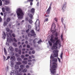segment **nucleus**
Returning <instances> with one entry per match:
<instances>
[{
	"instance_id": "0eeeda50",
	"label": "nucleus",
	"mask_w": 75,
	"mask_h": 75,
	"mask_svg": "<svg viewBox=\"0 0 75 75\" xmlns=\"http://www.w3.org/2000/svg\"><path fill=\"white\" fill-rule=\"evenodd\" d=\"M10 59L11 60V61H13L14 62V61H16V57L14 56H11L10 58Z\"/></svg>"
},
{
	"instance_id": "ddd939ff",
	"label": "nucleus",
	"mask_w": 75,
	"mask_h": 75,
	"mask_svg": "<svg viewBox=\"0 0 75 75\" xmlns=\"http://www.w3.org/2000/svg\"><path fill=\"white\" fill-rule=\"evenodd\" d=\"M51 9L50 8H48V9L46 11V14H50V11L51 10Z\"/></svg>"
},
{
	"instance_id": "774afa93",
	"label": "nucleus",
	"mask_w": 75,
	"mask_h": 75,
	"mask_svg": "<svg viewBox=\"0 0 75 75\" xmlns=\"http://www.w3.org/2000/svg\"><path fill=\"white\" fill-rule=\"evenodd\" d=\"M30 6H32L33 5V2H30Z\"/></svg>"
},
{
	"instance_id": "412c9836",
	"label": "nucleus",
	"mask_w": 75,
	"mask_h": 75,
	"mask_svg": "<svg viewBox=\"0 0 75 75\" xmlns=\"http://www.w3.org/2000/svg\"><path fill=\"white\" fill-rule=\"evenodd\" d=\"M8 24V23H7L6 21H4V26H6V25H7Z\"/></svg>"
},
{
	"instance_id": "2eb2a0df",
	"label": "nucleus",
	"mask_w": 75,
	"mask_h": 75,
	"mask_svg": "<svg viewBox=\"0 0 75 75\" xmlns=\"http://www.w3.org/2000/svg\"><path fill=\"white\" fill-rule=\"evenodd\" d=\"M5 10L6 11H10V8L8 7V6H5Z\"/></svg>"
},
{
	"instance_id": "c85d7f7f",
	"label": "nucleus",
	"mask_w": 75,
	"mask_h": 75,
	"mask_svg": "<svg viewBox=\"0 0 75 75\" xmlns=\"http://www.w3.org/2000/svg\"><path fill=\"white\" fill-rule=\"evenodd\" d=\"M16 64L17 65H21L22 64V63L20 62H16Z\"/></svg>"
},
{
	"instance_id": "dca6fc26",
	"label": "nucleus",
	"mask_w": 75,
	"mask_h": 75,
	"mask_svg": "<svg viewBox=\"0 0 75 75\" xmlns=\"http://www.w3.org/2000/svg\"><path fill=\"white\" fill-rule=\"evenodd\" d=\"M9 50L11 52H13L14 51V49L11 46H10L9 47Z\"/></svg>"
},
{
	"instance_id": "0e129e2a",
	"label": "nucleus",
	"mask_w": 75,
	"mask_h": 75,
	"mask_svg": "<svg viewBox=\"0 0 75 75\" xmlns=\"http://www.w3.org/2000/svg\"><path fill=\"white\" fill-rule=\"evenodd\" d=\"M55 36L56 37H58V34L57 33H56L55 34Z\"/></svg>"
},
{
	"instance_id": "3c124183",
	"label": "nucleus",
	"mask_w": 75,
	"mask_h": 75,
	"mask_svg": "<svg viewBox=\"0 0 75 75\" xmlns=\"http://www.w3.org/2000/svg\"><path fill=\"white\" fill-rule=\"evenodd\" d=\"M50 58L51 59H54V57L53 56H52V55H51Z\"/></svg>"
},
{
	"instance_id": "a19ab883",
	"label": "nucleus",
	"mask_w": 75,
	"mask_h": 75,
	"mask_svg": "<svg viewBox=\"0 0 75 75\" xmlns=\"http://www.w3.org/2000/svg\"><path fill=\"white\" fill-rule=\"evenodd\" d=\"M6 31L7 32H9L10 31V29L8 28H6Z\"/></svg>"
},
{
	"instance_id": "37998d69",
	"label": "nucleus",
	"mask_w": 75,
	"mask_h": 75,
	"mask_svg": "<svg viewBox=\"0 0 75 75\" xmlns=\"http://www.w3.org/2000/svg\"><path fill=\"white\" fill-rule=\"evenodd\" d=\"M13 40L14 41L16 42H17V40L16 39V38H13Z\"/></svg>"
},
{
	"instance_id": "6ab92c4d",
	"label": "nucleus",
	"mask_w": 75,
	"mask_h": 75,
	"mask_svg": "<svg viewBox=\"0 0 75 75\" xmlns=\"http://www.w3.org/2000/svg\"><path fill=\"white\" fill-rule=\"evenodd\" d=\"M29 17L30 19H33V15L31 14H30L29 15Z\"/></svg>"
},
{
	"instance_id": "473e14b6",
	"label": "nucleus",
	"mask_w": 75,
	"mask_h": 75,
	"mask_svg": "<svg viewBox=\"0 0 75 75\" xmlns=\"http://www.w3.org/2000/svg\"><path fill=\"white\" fill-rule=\"evenodd\" d=\"M48 43H49V44L50 46H52V42H50V41H49Z\"/></svg>"
},
{
	"instance_id": "13d9d810",
	"label": "nucleus",
	"mask_w": 75,
	"mask_h": 75,
	"mask_svg": "<svg viewBox=\"0 0 75 75\" xmlns=\"http://www.w3.org/2000/svg\"><path fill=\"white\" fill-rule=\"evenodd\" d=\"M61 21L62 23H63V21H64V19L63 18H62L61 19Z\"/></svg>"
},
{
	"instance_id": "864d4df0",
	"label": "nucleus",
	"mask_w": 75,
	"mask_h": 75,
	"mask_svg": "<svg viewBox=\"0 0 75 75\" xmlns=\"http://www.w3.org/2000/svg\"><path fill=\"white\" fill-rule=\"evenodd\" d=\"M16 55L17 57H19V54L17 53L16 54Z\"/></svg>"
},
{
	"instance_id": "72a5a7b5",
	"label": "nucleus",
	"mask_w": 75,
	"mask_h": 75,
	"mask_svg": "<svg viewBox=\"0 0 75 75\" xmlns=\"http://www.w3.org/2000/svg\"><path fill=\"white\" fill-rule=\"evenodd\" d=\"M48 21V18H46L44 20V22L45 23V22H46V21Z\"/></svg>"
},
{
	"instance_id": "de8ad7c7",
	"label": "nucleus",
	"mask_w": 75,
	"mask_h": 75,
	"mask_svg": "<svg viewBox=\"0 0 75 75\" xmlns=\"http://www.w3.org/2000/svg\"><path fill=\"white\" fill-rule=\"evenodd\" d=\"M29 31H30V29H28L26 31V33H28Z\"/></svg>"
},
{
	"instance_id": "bb28decb",
	"label": "nucleus",
	"mask_w": 75,
	"mask_h": 75,
	"mask_svg": "<svg viewBox=\"0 0 75 75\" xmlns=\"http://www.w3.org/2000/svg\"><path fill=\"white\" fill-rule=\"evenodd\" d=\"M18 52V54L20 55H21V50H19Z\"/></svg>"
},
{
	"instance_id": "5fc2aeb1",
	"label": "nucleus",
	"mask_w": 75,
	"mask_h": 75,
	"mask_svg": "<svg viewBox=\"0 0 75 75\" xmlns=\"http://www.w3.org/2000/svg\"><path fill=\"white\" fill-rule=\"evenodd\" d=\"M35 51L33 50L32 51V53L33 54H35Z\"/></svg>"
},
{
	"instance_id": "7ed1b4c3",
	"label": "nucleus",
	"mask_w": 75,
	"mask_h": 75,
	"mask_svg": "<svg viewBox=\"0 0 75 75\" xmlns=\"http://www.w3.org/2000/svg\"><path fill=\"white\" fill-rule=\"evenodd\" d=\"M52 64V69H50V71L52 74L54 75V74H56V69L57 68V63L55 62H53Z\"/></svg>"
},
{
	"instance_id": "8fccbe9b",
	"label": "nucleus",
	"mask_w": 75,
	"mask_h": 75,
	"mask_svg": "<svg viewBox=\"0 0 75 75\" xmlns=\"http://www.w3.org/2000/svg\"><path fill=\"white\" fill-rule=\"evenodd\" d=\"M54 20H55L56 22H57V21H58V18H54Z\"/></svg>"
},
{
	"instance_id": "1a4fd4ad",
	"label": "nucleus",
	"mask_w": 75,
	"mask_h": 75,
	"mask_svg": "<svg viewBox=\"0 0 75 75\" xmlns=\"http://www.w3.org/2000/svg\"><path fill=\"white\" fill-rule=\"evenodd\" d=\"M28 37H31V36H33V37H34V38H35L36 36V34H35V33L32 34H28Z\"/></svg>"
},
{
	"instance_id": "680f3d73",
	"label": "nucleus",
	"mask_w": 75,
	"mask_h": 75,
	"mask_svg": "<svg viewBox=\"0 0 75 75\" xmlns=\"http://www.w3.org/2000/svg\"><path fill=\"white\" fill-rule=\"evenodd\" d=\"M51 5H52V4L51 3L49 8L51 9Z\"/></svg>"
},
{
	"instance_id": "c9c22d12",
	"label": "nucleus",
	"mask_w": 75,
	"mask_h": 75,
	"mask_svg": "<svg viewBox=\"0 0 75 75\" xmlns=\"http://www.w3.org/2000/svg\"><path fill=\"white\" fill-rule=\"evenodd\" d=\"M42 42V41L41 40V39H40L39 41L38 42V44H40V42Z\"/></svg>"
},
{
	"instance_id": "603ef678",
	"label": "nucleus",
	"mask_w": 75,
	"mask_h": 75,
	"mask_svg": "<svg viewBox=\"0 0 75 75\" xmlns=\"http://www.w3.org/2000/svg\"><path fill=\"white\" fill-rule=\"evenodd\" d=\"M60 37H61V40H63V38H62V37H63V35H62V34L60 36Z\"/></svg>"
},
{
	"instance_id": "c03bdc74",
	"label": "nucleus",
	"mask_w": 75,
	"mask_h": 75,
	"mask_svg": "<svg viewBox=\"0 0 75 75\" xmlns=\"http://www.w3.org/2000/svg\"><path fill=\"white\" fill-rule=\"evenodd\" d=\"M27 47L28 48H30V46L29 45H27Z\"/></svg>"
},
{
	"instance_id": "6e6d98bb",
	"label": "nucleus",
	"mask_w": 75,
	"mask_h": 75,
	"mask_svg": "<svg viewBox=\"0 0 75 75\" xmlns=\"http://www.w3.org/2000/svg\"><path fill=\"white\" fill-rule=\"evenodd\" d=\"M29 67H30V66L28 65H27L26 66V68H29Z\"/></svg>"
},
{
	"instance_id": "423d86ee",
	"label": "nucleus",
	"mask_w": 75,
	"mask_h": 75,
	"mask_svg": "<svg viewBox=\"0 0 75 75\" xmlns=\"http://www.w3.org/2000/svg\"><path fill=\"white\" fill-rule=\"evenodd\" d=\"M66 4H64L62 5V9L63 10V11H65L66 10H67V8H66V7H67V6H66Z\"/></svg>"
},
{
	"instance_id": "7c9ffc66",
	"label": "nucleus",
	"mask_w": 75,
	"mask_h": 75,
	"mask_svg": "<svg viewBox=\"0 0 75 75\" xmlns=\"http://www.w3.org/2000/svg\"><path fill=\"white\" fill-rule=\"evenodd\" d=\"M30 33H31L32 34H35V31H34V30H32L31 31Z\"/></svg>"
},
{
	"instance_id": "aec40b11",
	"label": "nucleus",
	"mask_w": 75,
	"mask_h": 75,
	"mask_svg": "<svg viewBox=\"0 0 75 75\" xmlns=\"http://www.w3.org/2000/svg\"><path fill=\"white\" fill-rule=\"evenodd\" d=\"M52 61H53L54 62H57V59L54 58L52 59Z\"/></svg>"
},
{
	"instance_id": "cd10ccee",
	"label": "nucleus",
	"mask_w": 75,
	"mask_h": 75,
	"mask_svg": "<svg viewBox=\"0 0 75 75\" xmlns=\"http://www.w3.org/2000/svg\"><path fill=\"white\" fill-rule=\"evenodd\" d=\"M11 67H14V63L13 62H11Z\"/></svg>"
},
{
	"instance_id": "a18cd8bd",
	"label": "nucleus",
	"mask_w": 75,
	"mask_h": 75,
	"mask_svg": "<svg viewBox=\"0 0 75 75\" xmlns=\"http://www.w3.org/2000/svg\"><path fill=\"white\" fill-rule=\"evenodd\" d=\"M21 58H22V59H23L24 58V55H21Z\"/></svg>"
},
{
	"instance_id": "052dcab7",
	"label": "nucleus",
	"mask_w": 75,
	"mask_h": 75,
	"mask_svg": "<svg viewBox=\"0 0 75 75\" xmlns=\"http://www.w3.org/2000/svg\"><path fill=\"white\" fill-rule=\"evenodd\" d=\"M35 40H36V39H35L33 41L34 44H35V43H36L35 42Z\"/></svg>"
},
{
	"instance_id": "b1692460",
	"label": "nucleus",
	"mask_w": 75,
	"mask_h": 75,
	"mask_svg": "<svg viewBox=\"0 0 75 75\" xmlns=\"http://www.w3.org/2000/svg\"><path fill=\"white\" fill-rule=\"evenodd\" d=\"M4 52L5 53V55H7V51H6V48H4Z\"/></svg>"
},
{
	"instance_id": "c756f323",
	"label": "nucleus",
	"mask_w": 75,
	"mask_h": 75,
	"mask_svg": "<svg viewBox=\"0 0 75 75\" xmlns=\"http://www.w3.org/2000/svg\"><path fill=\"white\" fill-rule=\"evenodd\" d=\"M27 71V69H25L23 71V72H26Z\"/></svg>"
},
{
	"instance_id": "9d476101",
	"label": "nucleus",
	"mask_w": 75,
	"mask_h": 75,
	"mask_svg": "<svg viewBox=\"0 0 75 75\" xmlns=\"http://www.w3.org/2000/svg\"><path fill=\"white\" fill-rule=\"evenodd\" d=\"M54 28H55V23H53L52 24V26L51 28V31H54V30H52V29Z\"/></svg>"
},
{
	"instance_id": "f8f14e48",
	"label": "nucleus",
	"mask_w": 75,
	"mask_h": 75,
	"mask_svg": "<svg viewBox=\"0 0 75 75\" xmlns=\"http://www.w3.org/2000/svg\"><path fill=\"white\" fill-rule=\"evenodd\" d=\"M35 8H32L31 10H30V12L32 14H34V13H35Z\"/></svg>"
},
{
	"instance_id": "9b49d317",
	"label": "nucleus",
	"mask_w": 75,
	"mask_h": 75,
	"mask_svg": "<svg viewBox=\"0 0 75 75\" xmlns=\"http://www.w3.org/2000/svg\"><path fill=\"white\" fill-rule=\"evenodd\" d=\"M4 4L6 5H7L10 3V0H4Z\"/></svg>"
},
{
	"instance_id": "f704fd0d",
	"label": "nucleus",
	"mask_w": 75,
	"mask_h": 75,
	"mask_svg": "<svg viewBox=\"0 0 75 75\" xmlns=\"http://www.w3.org/2000/svg\"><path fill=\"white\" fill-rule=\"evenodd\" d=\"M2 11L4 13L5 12V8L4 7L2 8Z\"/></svg>"
},
{
	"instance_id": "79ce46f5",
	"label": "nucleus",
	"mask_w": 75,
	"mask_h": 75,
	"mask_svg": "<svg viewBox=\"0 0 75 75\" xmlns=\"http://www.w3.org/2000/svg\"><path fill=\"white\" fill-rule=\"evenodd\" d=\"M12 35L13 37H16V35L14 33H13Z\"/></svg>"
},
{
	"instance_id": "39448f33",
	"label": "nucleus",
	"mask_w": 75,
	"mask_h": 75,
	"mask_svg": "<svg viewBox=\"0 0 75 75\" xmlns=\"http://www.w3.org/2000/svg\"><path fill=\"white\" fill-rule=\"evenodd\" d=\"M54 51L55 53H54L53 54V57H58V51L57 50H55Z\"/></svg>"
},
{
	"instance_id": "ea45409f",
	"label": "nucleus",
	"mask_w": 75,
	"mask_h": 75,
	"mask_svg": "<svg viewBox=\"0 0 75 75\" xmlns=\"http://www.w3.org/2000/svg\"><path fill=\"white\" fill-rule=\"evenodd\" d=\"M28 28L29 29H30L31 28V26L30 25H28Z\"/></svg>"
},
{
	"instance_id": "f257e3e1",
	"label": "nucleus",
	"mask_w": 75,
	"mask_h": 75,
	"mask_svg": "<svg viewBox=\"0 0 75 75\" xmlns=\"http://www.w3.org/2000/svg\"><path fill=\"white\" fill-rule=\"evenodd\" d=\"M51 37V38L50 39V41L54 44L51 48V50H54L58 49V47H57L58 45H59V47L61 46V40L59 39H58V37H55L54 38V35H52Z\"/></svg>"
},
{
	"instance_id": "a878e982",
	"label": "nucleus",
	"mask_w": 75,
	"mask_h": 75,
	"mask_svg": "<svg viewBox=\"0 0 75 75\" xmlns=\"http://www.w3.org/2000/svg\"><path fill=\"white\" fill-rule=\"evenodd\" d=\"M23 69H20L18 70L19 72H23Z\"/></svg>"
},
{
	"instance_id": "20e7f679",
	"label": "nucleus",
	"mask_w": 75,
	"mask_h": 75,
	"mask_svg": "<svg viewBox=\"0 0 75 75\" xmlns=\"http://www.w3.org/2000/svg\"><path fill=\"white\" fill-rule=\"evenodd\" d=\"M35 24L36 25V29L38 31H39V30H40V28L39 27H39V25H40V21L39 19H37L35 22Z\"/></svg>"
},
{
	"instance_id": "49530a36",
	"label": "nucleus",
	"mask_w": 75,
	"mask_h": 75,
	"mask_svg": "<svg viewBox=\"0 0 75 75\" xmlns=\"http://www.w3.org/2000/svg\"><path fill=\"white\" fill-rule=\"evenodd\" d=\"M10 56H8L7 57V58L6 59V61L8 59H9V58H10Z\"/></svg>"
},
{
	"instance_id": "bf43d9fd",
	"label": "nucleus",
	"mask_w": 75,
	"mask_h": 75,
	"mask_svg": "<svg viewBox=\"0 0 75 75\" xmlns=\"http://www.w3.org/2000/svg\"><path fill=\"white\" fill-rule=\"evenodd\" d=\"M28 1H31V2H33L34 0H28Z\"/></svg>"
},
{
	"instance_id": "f03ea898",
	"label": "nucleus",
	"mask_w": 75,
	"mask_h": 75,
	"mask_svg": "<svg viewBox=\"0 0 75 75\" xmlns=\"http://www.w3.org/2000/svg\"><path fill=\"white\" fill-rule=\"evenodd\" d=\"M16 13L19 18L21 19L23 18V16L24 15V14L21 8H18L17 9Z\"/></svg>"
},
{
	"instance_id": "a211bd4d",
	"label": "nucleus",
	"mask_w": 75,
	"mask_h": 75,
	"mask_svg": "<svg viewBox=\"0 0 75 75\" xmlns=\"http://www.w3.org/2000/svg\"><path fill=\"white\" fill-rule=\"evenodd\" d=\"M28 21L29 23H30V24H32V23H33V20H32L30 19H29V20H28Z\"/></svg>"
},
{
	"instance_id": "338daca9",
	"label": "nucleus",
	"mask_w": 75,
	"mask_h": 75,
	"mask_svg": "<svg viewBox=\"0 0 75 75\" xmlns=\"http://www.w3.org/2000/svg\"><path fill=\"white\" fill-rule=\"evenodd\" d=\"M37 5L38 6H39V2H38L37 4Z\"/></svg>"
},
{
	"instance_id": "69168bd1",
	"label": "nucleus",
	"mask_w": 75,
	"mask_h": 75,
	"mask_svg": "<svg viewBox=\"0 0 75 75\" xmlns=\"http://www.w3.org/2000/svg\"><path fill=\"white\" fill-rule=\"evenodd\" d=\"M28 56H29V54H26L25 55V57H27Z\"/></svg>"
},
{
	"instance_id": "6e6552de",
	"label": "nucleus",
	"mask_w": 75,
	"mask_h": 75,
	"mask_svg": "<svg viewBox=\"0 0 75 75\" xmlns=\"http://www.w3.org/2000/svg\"><path fill=\"white\" fill-rule=\"evenodd\" d=\"M9 36L8 35H7V41L9 42V41H13V40L12 39V38H9Z\"/></svg>"
},
{
	"instance_id": "4c0bfd02",
	"label": "nucleus",
	"mask_w": 75,
	"mask_h": 75,
	"mask_svg": "<svg viewBox=\"0 0 75 75\" xmlns=\"http://www.w3.org/2000/svg\"><path fill=\"white\" fill-rule=\"evenodd\" d=\"M15 50L16 52H17L19 50H18V48H15Z\"/></svg>"
},
{
	"instance_id": "5701e85b",
	"label": "nucleus",
	"mask_w": 75,
	"mask_h": 75,
	"mask_svg": "<svg viewBox=\"0 0 75 75\" xmlns=\"http://www.w3.org/2000/svg\"><path fill=\"white\" fill-rule=\"evenodd\" d=\"M17 60L18 61H22V59L18 57L17 58Z\"/></svg>"
},
{
	"instance_id": "4468645a",
	"label": "nucleus",
	"mask_w": 75,
	"mask_h": 75,
	"mask_svg": "<svg viewBox=\"0 0 75 75\" xmlns=\"http://www.w3.org/2000/svg\"><path fill=\"white\" fill-rule=\"evenodd\" d=\"M13 30H11L9 31V33H8L9 35H10V36L11 37H12V35H11V34H12V33H13Z\"/></svg>"
},
{
	"instance_id": "4be33fe9",
	"label": "nucleus",
	"mask_w": 75,
	"mask_h": 75,
	"mask_svg": "<svg viewBox=\"0 0 75 75\" xmlns=\"http://www.w3.org/2000/svg\"><path fill=\"white\" fill-rule=\"evenodd\" d=\"M14 68L16 69H18L19 68V66H17L16 65L15 66Z\"/></svg>"
},
{
	"instance_id": "f3484780",
	"label": "nucleus",
	"mask_w": 75,
	"mask_h": 75,
	"mask_svg": "<svg viewBox=\"0 0 75 75\" xmlns=\"http://www.w3.org/2000/svg\"><path fill=\"white\" fill-rule=\"evenodd\" d=\"M27 63H28V62H27V61H22V63L23 64H25L26 65V64H27Z\"/></svg>"
},
{
	"instance_id": "e433bc0d",
	"label": "nucleus",
	"mask_w": 75,
	"mask_h": 75,
	"mask_svg": "<svg viewBox=\"0 0 75 75\" xmlns=\"http://www.w3.org/2000/svg\"><path fill=\"white\" fill-rule=\"evenodd\" d=\"M4 38H6V33L4 32Z\"/></svg>"
},
{
	"instance_id": "e2e57ef3",
	"label": "nucleus",
	"mask_w": 75,
	"mask_h": 75,
	"mask_svg": "<svg viewBox=\"0 0 75 75\" xmlns=\"http://www.w3.org/2000/svg\"><path fill=\"white\" fill-rule=\"evenodd\" d=\"M29 54L30 55V54H31V51H29Z\"/></svg>"
},
{
	"instance_id": "58836bf2",
	"label": "nucleus",
	"mask_w": 75,
	"mask_h": 75,
	"mask_svg": "<svg viewBox=\"0 0 75 75\" xmlns=\"http://www.w3.org/2000/svg\"><path fill=\"white\" fill-rule=\"evenodd\" d=\"M63 55V53L62 52L60 55V58L62 59V55Z\"/></svg>"
},
{
	"instance_id": "09e8293b",
	"label": "nucleus",
	"mask_w": 75,
	"mask_h": 75,
	"mask_svg": "<svg viewBox=\"0 0 75 75\" xmlns=\"http://www.w3.org/2000/svg\"><path fill=\"white\" fill-rule=\"evenodd\" d=\"M45 17H50V15H47L46 14H45Z\"/></svg>"
},
{
	"instance_id": "393cba45",
	"label": "nucleus",
	"mask_w": 75,
	"mask_h": 75,
	"mask_svg": "<svg viewBox=\"0 0 75 75\" xmlns=\"http://www.w3.org/2000/svg\"><path fill=\"white\" fill-rule=\"evenodd\" d=\"M11 20V19L10 18H7L6 19V21H7V22H10Z\"/></svg>"
},
{
	"instance_id": "2f4dec72",
	"label": "nucleus",
	"mask_w": 75,
	"mask_h": 75,
	"mask_svg": "<svg viewBox=\"0 0 75 75\" xmlns=\"http://www.w3.org/2000/svg\"><path fill=\"white\" fill-rule=\"evenodd\" d=\"M24 66H25V65L22 64L21 65H20V68H24Z\"/></svg>"
},
{
	"instance_id": "4d7b16f0",
	"label": "nucleus",
	"mask_w": 75,
	"mask_h": 75,
	"mask_svg": "<svg viewBox=\"0 0 75 75\" xmlns=\"http://www.w3.org/2000/svg\"><path fill=\"white\" fill-rule=\"evenodd\" d=\"M28 62H31L32 61V60L31 59H29L28 60Z\"/></svg>"
}]
</instances>
